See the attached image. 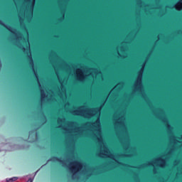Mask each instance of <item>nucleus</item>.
Listing matches in <instances>:
<instances>
[{
	"label": "nucleus",
	"mask_w": 182,
	"mask_h": 182,
	"mask_svg": "<svg viewBox=\"0 0 182 182\" xmlns=\"http://www.w3.org/2000/svg\"><path fill=\"white\" fill-rule=\"evenodd\" d=\"M100 110H102V107L86 108L85 106H82L74 110L73 114L75 116H82L86 119H90L93 116H97L99 117L100 116Z\"/></svg>",
	"instance_id": "obj_1"
},
{
	"label": "nucleus",
	"mask_w": 182,
	"mask_h": 182,
	"mask_svg": "<svg viewBox=\"0 0 182 182\" xmlns=\"http://www.w3.org/2000/svg\"><path fill=\"white\" fill-rule=\"evenodd\" d=\"M68 168H69L70 171L73 173V177H75L76 173H78V171H80V170L83 168V165L82 164V163L75 161L73 162H70L68 164Z\"/></svg>",
	"instance_id": "obj_2"
},
{
	"label": "nucleus",
	"mask_w": 182,
	"mask_h": 182,
	"mask_svg": "<svg viewBox=\"0 0 182 182\" xmlns=\"http://www.w3.org/2000/svg\"><path fill=\"white\" fill-rule=\"evenodd\" d=\"M100 157L104 159H112V154H110V150L109 148L104 145L103 149L100 152Z\"/></svg>",
	"instance_id": "obj_3"
},
{
	"label": "nucleus",
	"mask_w": 182,
	"mask_h": 182,
	"mask_svg": "<svg viewBox=\"0 0 182 182\" xmlns=\"http://www.w3.org/2000/svg\"><path fill=\"white\" fill-rule=\"evenodd\" d=\"M151 166H159V167H166V160L163 159L161 157H159L152 162H151Z\"/></svg>",
	"instance_id": "obj_4"
},
{
	"label": "nucleus",
	"mask_w": 182,
	"mask_h": 182,
	"mask_svg": "<svg viewBox=\"0 0 182 182\" xmlns=\"http://www.w3.org/2000/svg\"><path fill=\"white\" fill-rule=\"evenodd\" d=\"M75 73L77 80H80V82H83V80H85V73H83V70L81 68H77Z\"/></svg>",
	"instance_id": "obj_5"
},
{
	"label": "nucleus",
	"mask_w": 182,
	"mask_h": 182,
	"mask_svg": "<svg viewBox=\"0 0 182 182\" xmlns=\"http://www.w3.org/2000/svg\"><path fill=\"white\" fill-rule=\"evenodd\" d=\"M176 9L177 11H181L182 10V0L178 1L176 5H175Z\"/></svg>",
	"instance_id": "obj_6"
},
{
	"label": "nucleus",
	"mask_w": 182,
	"mask_h": 182,
	"mask_svg": "<svg viewBox=\"0 0 182 182\" xmlns=\"http://www.w3.org/2000/svg\"><path fill=\"white\" fill-rule=\"evenodd\" d=\"M58 123L60 124L58 127H63V124L65 123V118H58Z\"/></svg>",
	"instance_id": "obj_7"
},
{
	"label": "nucleus",
	"mask_w": 182,
	"mask_h": 182,
	"mask_svg": "<svg viewBox=\"0 0 182 182\" xmlns=\"http://www.w3.org/2000/svg\"><path fill=\"white\" fill-rule=\"evenodd\" d=\"M41 102H43L45 100V97H46V93L45 92V90L41 89Z\"/></svg>",
	"instance_id": "obj_8"
},
{
	"label": "nucleus",
	"mask_w": 182,
	"mask_h": 182,
	"mask_svg": "<svg viewBox=\"0 0 182 182\" xmlns=\"http://www.w3.org/2000/svg\"><path fill=\"white\" fill-rule=\"evenodd\" d=\"M18 177L14 176L13 178H6V182H14V181H16V180H18Z\"/></svg>",
	"instance_id": "obj_9"
},
{
	"label": "nucleus",
	"mask_w": 182,
	"mask_h": 182,
	"mask_svg": "<svg viewBox=\"0 0 182 182\" xmlns=\"http://www.w3.org/2000/svg\"><path fill=\"white\" fill-rule=\"evenodd\" d=\"M6 28L7 29H9L10 31V32H11L12 33H15V30L14 28H12V27H11V26H6Z\"/></svg>",
	"instance_id": "obj_10"
},
{
	"label": "nucleus",
	"mask_w": 182,
	"mask_h": 182,
	"mask_svg": "<svg viewBox=\"0 0 182 182\" xmlns=\"http://www.w3.org/2000/svg\"><path fill=\"white\" fill-rule=\"evenodd\" d=\"M141 73L139 75L137 82H139V83H141Z\"/></svg>",
	"instance_id": "obj_11"
},
{
	"label": "nucleus",
	"mask_w": 182,
	"mask_h": 182,
	"mask_svg": "<svg viewBox=\"0 0 182 182\" xmlns=\"http://www.w3.org/2000/svg\"><path fill=\"white\" fill-rule=\"evenodd\" d=\"M96 123L97 126L100 127V121H99V118L97 119Z\"/></svg>",
	"instance_id": "obj_12"
},
{
	"label": "nucleus",
	"mask_w": 182,
	"mask_h": 182,
	"mask_svg": "<svg viewBox=\"0 0 182 182\" xmlns=\"http://www.w3.org/2000/svg\"><path fill=\"white\" fill-rule=\"evenodd\" d=\"M38 83L39 85V87H41V83H39V80H38Z\"/></svg>",
	"instance_id": "obj_13"
},
{
	"label": "nucleus",
	"mask_w": 182,
	"mask_h": 182,
	"mask_svg": "<svg viewBox=\"0 0 182 182\" xmlns=\"http://www.w3.org/2000/svg\"><path fill=\"white\" fill-rule=\"evenodd\" d=\"M64 167H65L66 166V164H63V165Z\"/></svg>",
	"instance_id": "obj_14"
},
{
	"label": "nucleus",
	"mask_w": 182,
	"mask_h": 182,
	"mask_svg": "<svg viewBox=\"0 0 182 182\" xmlns=\"http://www.w3.org/2000/svg\"><path fill=\"white\" fill-rule=\"evenodd\" d=\"M35 75H36V78H37V80H38V76H36V73H35Z\"/></svg>",
	"instance_id": "obj_15"
},
{
	"label": "nucleus",
	"mask_w": 182,
	"mask_h": 182,
	"mask_svg": "<svg viewBox=\"0 0 182 182\" xmlns=\"http://www.w3.org/2000/svg\"><path fill=\"white\" fill-rule=\"evenodd\" d=\"M31 63H32V65H33V60H31Z\"/></svg>",
	"instance_id": "obj_16"
},
{
	"label": "nucleus",
	"mask_w": 182,
	"mask_h": 182,
	"mask_svg": "<svg viewBox=\"0 0 182 182\" xmlns=\"http://www.w3.org/2000/svg\"><path fill=\"white\" fill-rule=\"evenodd\" d=\"M72 124H73V123H71L70 125L72 126Z\"/></svg>",
	"instance_id": "obj_17"
},
{
	"label": "nucleus",
	"mask_w": 182,
	"mask_h": 182,
	"mask_svg": "<svg viewBox=\"0 0 182 182\" xmlns=\"http://www.w3.org/2000/svg\"><path fill=\"white\" fill-rule=\"evenodd\" d=\"M33 1L35 2V0H33Z\"/></svg>",
	"instance_id": "obj_18"
},
{
	"label": "nucleus",
	"mask_w": 182,
	"mask_h": 182,
	"mask_svg": "<svg viewBox=\"0 0 182 182\" xmlns=\"http://www.w3.org/2000/svg\"><path fill=\"white\" fill-rule=\"evenodd\" d=\"M28 1H31V0H28Z\"/></svg>",
	"instance_id": "obj_19"
}]
</instances>
